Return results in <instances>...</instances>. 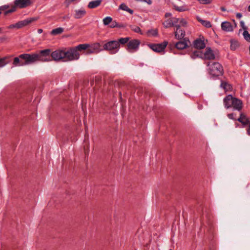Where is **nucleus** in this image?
I'll use <instances>...</instances> for the list:
<instances>
[{"label":"nucleus","instance_id":"1","mask_svg":"<svg viewBox=\"0 0 250 250\" xmlns=\"http://www.w3.org/2000/svg\"><path fill=\"white\" fill-rule=\"evenodd\" d=\"M88 47V44H81L74 48H70L67 51H64V59L65 61H71L78 60L80 57V54L78 51L86 50Z\"/></svg>","mask_w":250,"mask_h":250},{"label":"nucleus","instance_id":"2","mask_svg":"<svg viewBox=\"0 0 250 250\" xmlns=\"http://www.w3.org/2000/svg\"><path fill=\"white\" fill-rule=\"evenodd\" d=\"M209 73L212 77H217L223 75L224 70L221 64L217 62L209 63Z\"/></svg>","mask_w":250,"mask_h":250},{"label":"nucleus","instance_id":"3","mask_svg":"<svg viewBox=\"0 0 250 250\" xmlns=\"http://www.w3.org/2000/svg\"><path fill=\"white\" fill-rule=\"evenodd\" d=\"M31 4L30 0H15L14 5L9 9L8 10L6 11L4 13L5 15L14 12L16 10V8H23L30 5Z\"/></svg>","mask_w":250,"mask_h":250},{"label":"nucleus","instance_id":"4","mask_svg":"<svg viewBox=\"0 0 250 250\" xmlns=\"http://www.w3.org/2000/svg\"><path fill=\"white\" fill-rule=\"evenodd\" d=\"M104 49L108 51L111 54L117 53L120 49V44L117 41H111L104 43L103 45Z\"/></svg>","mask_w":250,"mask_h":250},{"label":"nucleus","instance_id":"5","mask_svg":"<svg viewBox=\"0 0 250 250\" xmlns=\"http://www.w3.org/2000/svg\"><path fill=\"white\" fill-rule=\"evenodd\" d=\"M21 60H24V65L34 63L37 62H39V56L37 53L32 54H22L20 55Z\"/></svg>","mask_w":250,"mask_h":250},{"label":"nucleus","instance_id":"6","mask_svg":"<svg viewBox=\"0 0 250 250\" xmlns=\"http://www.w3.org/2000/svg\"><path fill=\"white\" fill-rule=\"evenodd\" d=\"M37 20V19L35 18H30L27 19H25L23 21H20L15 24H12L10 25H9L7 27L8 29H13V28H16V29H20L21 28L24 26H25L31 22H32L34 21H35Z\"/></svg>","mask_w":250,"mask_h":250},{"label":"nucleus","instance_id":"7","mask_svg":"<svg viewBox=\"0 0 250 250\" xmlns=\"http://www.w3.org/2000/svg\"><path fill=\"white\" fill-rule=\"evenodd\" d=\"M51 50L50 49L40 51L39 53H37L39 56V61L49 62L51 61Z\"/></svg>","mask_w":250,"mask_h":250},{"label":"nucleus","instance_id":"8","mask_svg":"<svg viewBox=\"0 0 250 250\" xmlns=\"http://www.w3.org/2000/svg\"><path fill=\"white\" fill-rule=\"evenodd\" d=\"M167 44V42H164L161 43L150 44H148V46L154 52L161 53L164 52L165 49Z\"/></svg>","mask_w":250,"mask_h":250},{"label":"nucleus","instance_id":"9","mask_svg":"<svg viewBox=\"0 0 250 250\" xmlns=\"http://www.w3.org/2000/svg\"><path fill=\"white\" fill-rule=\"evenodd\" d=\"M140 44L139 40L133 39L128 42L127 44V50L130 53L137 51Z\"/></svg>","mask_w":250,"mask_h":250},{"label":"nucleus","instance_id":"10","mask_svg":"<svg viewBox=\"0 0 250 250\" xmlns=\"http://www.w3.org/2000/svg\"><path fill=\"white\" fill-rule=\"evenodd\" d=\"M64 51L63 50H56L51 54V58L55 61L64 59Z\"/></svg>","mask_w":250,"mask_h":250},{"label":"nucleus","instance_id":"11","mask_svg":"<svg viewBox=\"0 0 250 250\" xmlns=\"http://www.w3.org/2000/svg\"><path fill=\"white\" fill-rule=\"evenodd\" d=\"M175 38L177 40L184 39L185 36V31L180 28V26H176V30L174 31Z\"/></svg>","mask_w":250,"mask_h":250},{"label":"nucleus","instance_id":"12","mask_svg":"<svg viewBox=\"0 0 250 250\" xmlns=\"http://www.w3.org/2000/svg\"><path fill=\"white\" fill-rule=\"evenodd\" d=\"M234 98V97L231 95H228L224 99V104L226 108L228 109L232 107Z\"/></svg>","mask_w":250,"mask_h":250},{"label":"nucleus","instance_id":"13","mask_svg":"<svg viewBox=\"0 0 250 250\" xmlns=\"http://www.w3.org/2000/svg\"><path fill=\"white\" fill-rule=\"evenodd\" d=\"M204 58L206 60H213L215 58V55L210 48H207L204 54Z\"/></svg>","mask_w":250,"mask_h":250},{"label":"nucleus","instance_id":"14","mask_svg":"<svg viewBox=\"0 0 250 250\" xmlns=\"http://www.w3.org/2000/svg\"><path fill=\"white\" fill-rule=\"evenodd\" d=\"M100 44L99 43H95L93 44L91 46L89 45V47L86 49V54L93 53L94 52H98L100 51Z\"/></svg>","mask_w":250,"mask_h":250},{"label":"nucleus","instance_id":"15","mask_svg":"<svg viewBox=\"0 0 250 250\" xmlns=\"http://www.w3.org/2000/svg\"><path fill=\"white\" fill-rule=\"evenodd\" d=\"M243 103L241 100L234 98L231 107H233V109L240 111L242 108Z\"/></svg>","mask_w":250,"mask_h":250},{"label":"nucleus","instance_id":"16","mask_svg":"<svg viewBox=\"0 0 250 250\" xmlns=\"http://www.w3.org/2000/svg\"><path fill=\"white\" fill-rule=\"evenodd\" d=\"M183 41H180L175 44V47L178 49H184L188 46V41L185 38L183 39Z\"/></svg>","mask_w":250,"mask_h":250},{"label":"nucleus","instance_id":"17","mask_svg":"<svg viewBox=\"0 0 250 250\" xmlns=\"http://www.w3.org/2000/svg\"><path fill=\"white\" fill-rule=\"evenodd\" d=\"M74 12V17L77 19L82 18L86 14V11L83 8L80 9L76 10Z\"/></svg>","mask_w":250,"mask_h":250},{"label":"nucleus","instance_id":"18","mask_svg":"<svg viewBox=\"0 0 250 250\" xmlns=\"http://www.w3.org/2000/svg\"><path fill=\"white\" fill-rule=\"evenodd\" d=\"M222 29L226 32H231L233 27L231 24L228 21H224L221 23Z\"/></svg>","mask_w":250,"mask_h":250},{"label":"nucleus","instance_id":"19","mask_svg":"<svg viewBox=\"0 0 250 250\" xmlns=\"http://www.w3.org/2000/svg\"><path fill=\"white\" fill-rule=\"evenodd\" d=\"M193 45L195 48L199 49H203L206 46L204 41L201 39H197L194 41L193 42Z\"/></svg>","mask_w":250,"mask_h":250},{"label":"nucleus","instance_id":"20","mask_svg":"<svg viewBox=\"0 0 250 250\" xmlns=\"http://www.w3.org/2000/svg\"><path fill=\"white\" fill-rule=\"evenodd\" d=\"M102 0H95L91 1L89 2L87 7L90 9H93L99 6Z\"/></svg>","mask_w":250,"mask_h":250},{"label":"nucleus","instance_id":"21","mask_svg":"<svg viewBox=\"0 0 250 250\" xmlns=\"http://www.w3.org/2000/svg\"><path fill=\"white\" fill-rule=\"evenodd\" d=\"M22 60H21L19 55V57L14 58L13 64L15 66H24V61Z\"/></svg>","mask_w":250,"mask_h":250},{"label":"nucleus","instance_id":"22","mask_svg":"<svg viewBox=\"0 0 250 250\" xmlns=\"http://www.w3.org/2000/svg\"><path fill=\"white\" fill-rule=\"evenodd\" d=\"M64 31V29L62 27H58L55 29H53L50 34L52 35L55 36L57 35L61 34Z\"/></svg>","mask_w":250,"mask_h":250},{"label":"nucleus","instance_id":"23","mask_svg":"<svg viewBox=\"0 0 250 250\" xmlns=\"http://www.w3.org/2000/svg\"><path fill=\"white\" fill-rule=\"evenodd\" d=\"M119 7L121 9L127 11L130 14H132L133 13V11L131 9L129 8V7L125 3H122L120 5Z\"/></svg>","mask_w":250,"mask_h":250},{"label":"nucleus","instance_id":"24","mask_svg":"<svg viewBox=\"0 0 250 250\" xmlns=\"http://www.w3.org/2000/svg\"><path fill=\"white\" fill-rule=\"evenodd\" d=\"M198 21L205 27L209 28L211 27V23L208 21L203 20L201 19L198 18Z\"/></svg>","mask_w":250,"mask_h":250},{"label":"nucleus","instance_id":"25","mask_svg":"<svg viewBox=\"0 0 250 250\" xmlns=\"http://www.w3.org/2000/svg\"><path fill=\"white\" fill-rule=\"evenodd\" d=\"M237 120L244 125H247L249 123V121L243 114H241Z\"/></svg>","mask_w":250,"mask_h":250},{"label":"nucleus","instance_id":"26","mask_svg":"<svg viewBox=\"0 0 250 250\" xmlns=\"http://www.w3.org/2000/svg\"><path fill=\"white\" fill-rule=\"evenodd\" d=\"M220 86L226 91H228L231 88V86L226 82H222Z\"/></svg>","mask_w":250,"mask_h":250},{"label":"nucleus","instance_id":"27","mask_svg":"<svg viewBox=\"0 0 250 250\" xmlns=\"http://www.w3.org/2000/svg\"><path fill=\"white\" fill-rule=\"evenodd\" d=\"M230 49L232 50H236L239 46V42L236 41H231Z\"/></svg>","mask_w":250,"mask_h":250},{"label":"nucleus","instance_id":"28","mask_svg":"<svg viewBox=\"0 0 250 250\" xmlns=\"http://www.w3.org/2000/svg\"><path fill=\"white\" fill-rule=\"evenodd\" d=\"M163 25L165 28H168L170 27L173 26V24L171 21V19H168L165 21L163 23Z\"/></svg>","mask_w":250,"mask_h":250},{"label":"nucleus","instance_id":"29","mask_svg":"<svg viewBox=\"0 0 250 250\" xmlns=\"http://www.w3.org/2000/svg\"><path fill=\"white\" fill-rule=\"evenodd\" d=\"M174 8L176 11H178V12H184V11H186L188 10V9L187 8L184 6H178L175 5H174Z\"/></svg>","mask_w":250,"mask_h":250},{"label":"nucleus","instance_id":"30","mask_svg":"<svg viewBox=\"0 0 250 250\" xmlns=\"http://www.w3.org/2000/svg\"><path fill=\"white\" fill-rule=\"evenodd\" d=\"M130 27L131 30H132L134 32L140 33V34H143L142 32H141V30L139 27L135 25H131L130 26Z\"/></svg>","mask_w":250,"mask_h":250},{"label":"nucleus","instance_id":"31","mask_svg":"<svg viewBox=\"0 0 250 250\" xmlns=\"http://www.w3.org/2000/svg\"><path fill=\"white\" fill-rule=\"evenodd\" d=\"M129 41V37H126V38H121L120 39H119L118 41L119 44H125V43L128 42Z\"/></svg>","mask_w":250,"mask_h":250},{"label":"nucleus","instance_id":"32","mask_svg":"<svg viewBox=\"0 0 250 250\" xmlns=\"http://www.w3.org/2000/svg\"><path fill=\"white\" fill-rule=\"evenodd\" d=\"M201 52L200 51H194L190 55L191 58L193 59H195L196 57H201Z\"/></svg>","mask_w":250,"mask_h":250},{"label":"nucleus","instance_id":"33","mask_svg":"<svg viewBox=\"0 0 250 250\" xmlns=\"http://www.w3.org/2000/svg\"><path fill=\"white\" fill-rule=\"evenodd\" d=\"M112 18L110 17H106L103 19V23L105 25H108L112 22Z\"/></svg>","mask_w":250,"mask_h":250},{"label":"nucleus","instance_id":"34","mask_svg":"<svg viewBox=\"0 0 250 250\" xmlns=\"http://www.w3.org/2000/svg\"><path fill=\"white\" fill-rule=\"evenodd\" d=\"M147 34L152 36H157L158 35V31L157 29H151L148 31Z\"/></svg>","mask_w":250,"mask_h":250},{"label":"nucleus","instance_id":"35","mask_svg":"<svg viewBox=\"0 0 250 250\" xmlns=\"http://www.w3.org/2000/svg\"><path fill=\"white\" fill-rule=\"evenodd\" d=\"M171 21H172V23L173 24V26H175L176 28V26H180V25L178 24V23L179 22V18H171Z\"/></svg>","mask_w":250,"mask_h":250},{"label":"nucleus","instance_id":"36","mask_svg":"<svg viewBox=\"0 0 250 250\" xmlns=\"http://www.w3.org/2000/svg\"><path fill=\"white\" fill-rule=\"evenodd\" d=\"M243 36L245 39L250 42V34L249 33L248 31L245 30L243 32Z\"/></svg>","mask_w":250,"mask_h":250},{"label":"nucleus","instance_id":"37","mask_svg":"<svg viewBox=\"0 0 250 250\" xmlns=\"http://www.w3.org/2000/svg\"><path fill=\"white\" fill-rule=\"evenodd\" d=\"M9 8V6L8 5H4L0 6V14L1 13L2 11H4V13L6 11H7L9 10V9H7Z\"/></svg>","mask_w":250,"mask_h":250},{"label":"nucleus","instance_id":"38","mask_svg":"<svg viewBox=\"0 0 250 250\" xmlns=\"http://www.w3.org/2000/svg\"><path fill=\"white\" fill-rule=\"evenodd\" d=\"M5 60L6 58H0V67L4 66L6 64Z\"/></svg>","mask_w":250,"mask_h":250},{"label":"nucleus","instance_id":"39","mask_svg":"<svg viewBox=\"0 0 250 250\" xmlns=\"http://www.w3.org/2000/svg\"><path fill=\"white\" fill-rule=\"evenodd\" d=\"M111 24L110 25V28H115L117 27L118 23L116 21H112V22H111Z\"/></svg>","mask_w":250,"mask_h":250},{"label":"nucleus","instance_id":"40","mask_svg":"<svg viewBox=\"0 0 250 250\" xmlns=\"http://www.w3.org/2000/svg\"><path fill=\"white\" fill-rule=\"evenodd\" d=\"M200 3L207 4H209L211 3V0H197Z\"/></svg>","mask_w":250,"mask_h":250},{"label":"nucleus","instance_id":"41","mask_svg":"<svg viewBox=\"0 0 250 250\" xmlns=\"http://www.w3.org/2000/svg\"><path fill=\"white\" fill-rule=\"evenodd\" d=\"M179 23L182 26H185L187 24V21L184 19L179 18Z\"/></svg>","mask_w":250,"mask_h":250},{"label":"nucleus","instance_id":"42","mask_svg":"<svg viewBox=\"0 0 250 250\" xmlns=\"http://www.w3.org/2000/svg\"><path fill=\"white\" fill-rule=\"evenodd\" d=\"M228 117H229V119H232V120H235L234 118V114L233 113H230V114H229L228 115Z\"/></svg>","mask_w":250,"mask_h":250},{"label":"nucleus","instance_id":"43","mask_svg":"<svg viewBox=\"0 0 250 250\" xmlns=\"http://www.w3.org/2000/svg\"><path fill=\"white\" fill-rule=\"evenodd\" d=\"M236 18L237 19H241L242 18V15L240 13H237L236 14Z\"/></svg>","mask_w":250,"mask_h":250},{"label":"nucleus","instance_id":"44","mask_svg":"<svg viewBox=\"0 0 250 250\" xmlns=\"http://www.w3.org/2000/svg\"><path fill=\"white\" fill-rule=\"evenodd\" d=\"M142 1H144L147 3L148 4H151L152 3L151 0H143Z\"/></svg>","mask_w":250,"mask_h":250},{"label":"nucleus","instance_id":"45","mask_svg":"<svg viewBox=\"0 0 250 250\" xmlns=\"http://www.w3.org/2000/svg\"><path fill=\"white\" fill-rule=\"evenodd\" d=\"M125 26H126L124 24H119V23H118L117 27H118V28H124V27H125Z\"/></svg>","mask_w":250,"mask_h":250},{"label":"nucleus","instance_id":"46","mask_svg":"<svg viewBox=\"0 0 250 250\" xmlns=\"http://www.w3.org/2000/svg\"><path fill=\"white\" fill-rule=\"evenodd\" d=\"M171 16V14L170 13H166L165 14V17L167 18L170 17Z\"/></svg>","mask_w":250,"mask_h":250},{"label":"nucleus","instance_id":"47","mask_svg":"<svg viewBox=\"0 0 250 250\" xmlns=\"http://www.w3.org/2000/svg\"><path fill=\"white\" fill-rule=\"evenodd\" d=\"M247 134H248L249 135H250V124H249V127H248V128L247 129Z\"/></svg>","mask_w":250,"mask_h":250},{"label":"nucleus","instance_id":"48","mask_svg":"<svg viewBox=\"0 0 250 250\" xmlns=\"http://www.w3.org/2000/svg\"><path fill=\"white\" fill-rule=\"evenodd\" d=\"M220 9H221V10L222 11H223V12H224V11H226V8H225L224 7H221L220 8Z\"/></svg>","mask_w":250,"mask_h":250},{"label":"nucleus","instance_id":"49","mask_svg":"<svg viewBox=\"0 0 250 250\" xmlns=\"http://www.w3.org/2000/svg\"><path fill=\"white\" fill-rule=\"evenodd\" d=\"M42 31H43V30L42 29H39L38 30V33H39V34L42 33Z\"/></svg>","mask_w":250,"mask_h":250},{"label":"nucleus","instance_id":"50","mask_svg":"<svg viewBox=\"0 0 250 250\" xmlns=\"http://www.w3.org/2000/svg\"><path fill=\"white\" fill-rule=\"evenodd\" d=\"M248 11L250 12V5L248 7Z\"/></svg>","mask_w":250,"mask_h":250},{"label":"nucleus","instance_id":"51","mask_svg":"<svg viewBox=\"0 0 250 250\" xmlns=\"http://www.w3.org/2000/svg\"><path fill=\"white\" fill-rule=\"evenodd\" d=\"M138 1H142L143 0H137Z\"/></svg>","mask_w":250,"mask_h":250},{"label":"nucleus","instance_id":"52","mask_svg":"<svg viewBox=\"0 0 250 250\" xmlns=\"http://www.w3.org/2000/svg\"><path fill=\"white\" fill-rule=\"evenodd\" d=\"M249 50H250V47H249Z\"/></svg>","mask_w":250,"mask_h":250},{"label":"nucleus","instance_id":"53","mask_svg":"<svg viewBox=\"0 0 250 250\" xmlns=\"http://www.w3.org/2000/svg\"><path fill=\"white\" fill-rule=\"evenodd\" d=\"M1 31V28H0V32Z\"/></svg>","mask_w":250,"mask_h":250}]
</instances>
